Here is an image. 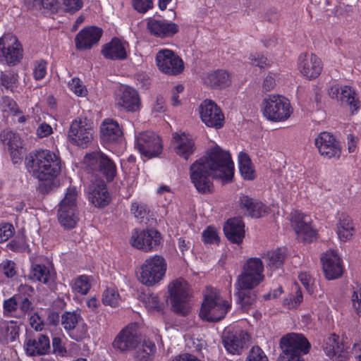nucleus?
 <instances>
[{
	"mask_svg": "<svg viewBox=\"0 0 361 361\" xmlns=\"http://www.w3.org/2000/svg\"><path fill=\"white\" fill-rule=\"evenodd\" d=\"M245 361H268L264 351L258 346L253 347Z\"/></svg>",
	"mask_w": 361,
	"mask_h": 361,
	"instance_id": "59",
	"label": "nucleus"
},
{
	"mask_svg": "<svg viewBox=\"0 0 361 361\" xmlns=\"http://www.w3.org/2000/svg\"><path fill=\"white\" fill-rule=\"evenodd\" d=\"M47 63L46 61L43 60L36 61L32 71L34 78L37 80L43 79L47 75Z\"/></svg>",
	"mask_w": 361,
	"mask_h": 361,
	"instance_id": "54",
	"label": "nucleus"
},
{
	"mask_svg": "<svg viewBox=\"0 0 361 361\" xmlns=\"http://www.w3.org/2000/svg\"><path fill=\"white\" fill-rule=\"evenodd\" d=\"M102 35V30L95 26L81 30L75 37L76 49L80 50L91 49L98 43Z\"/></svg>",
	"mask_w": 361,
	"mask_h": 361,
	"instance_id": "27",
	"label": "nucleus"
},
{
	"mask_svg": "<svg viewBox=\"0 0 361 361\" xmlns=\"http://www.w3.org/2000/svg\"><path fill=\"white\" fill-rule=\"evenodd\" d=\"M116 106L127 111L135 112L140 109L141 104L137 92L130 87H122L117 92Z\"/></svg>",
	"mask_w": 361,
	"mask_h": 361,
	"instance_id": "22",
	"label": "nucleus"
},
{
	"mask_svg": "<svg viewBox=\"0 0 361 361\" xmlns=\"http://www.w3.org/2000/svg\"><path fill=\"white\" fill-rule=\"evenodd\" d=\"M238 166L241 176L247 180H253L255 173L252 168L251 160L249 156L241 152L238 154Z\"/></svg>",
	"mask_w": 361,
	"mask_h": 361,
	"instance_id": "41",
	"label": "nucleus"
},
{
	"mask_svg": "<svg viewBox=\"0 0 361 361\" xmlns=\"http://www.w3.org/2000/svg\"><path fill=\"white\" fill-rule=\"evenodd\" d=\"M336 233L341 241L345 242L352 238L355 228L351 218L345 213L338 214L336 224Z\"/></svg>",
	"mask_w": 361,
	"mask_h": 361,
	"instance_id": "37",
	"label": "nucleus"
},
{
	"mask_svg": "<svg viewBox=\"0 0 361 361\" xmlns=\"http://www.w3.org/2000/svg\"><path fill=\"white\" fill-rule=\"evenodd\" d=\"M280 347L282 350L279 357L293 358L301 357L309 353L311 345L307 339L301 334L289 333L280 340Z\"/></svg>",
	"mask_w": 361,
	"mask_h": 361,
	"instance_id": "10",
	"label": "nucleus"
},
{
	"mask_svg": "<svg viewBox=\"0 0 361 361\" xmlns=\"http://www.w3.org/2000/svg\"><path fill=\"white\" fill-rule=\"evenodd\" d=\"M61 324L68 335L75 341L87 336L88 328L80 314L67 312L61 317Z\"/></svg>",
	"mask_w": 361,
	"mask_h": 361,
	"instance_id": "16",
	"label": "nucleus"
},
{
	"mask_svg": "<svg viewBox=\"0 0 361 361\" xmlns=\"http://www.w3.org/2000/svg\"><path fill=\"white\" fill-rule=\"evenodd\" d=\"M25 352L30 356L45 355L50 348L48 336L40 334L37 338H28L24 344Z\"/></svg>",
	"mask_w": 361,
	"mask_h": 361,
	"instance_id": "34",
	"label": "nucleus"
},
{
	"mask_svg": "<svg viewBox=\"0 0 361 361\" xmlns=\"http://www.w3.org/2000/svg\"><path fill=\"white\" fill-rule=\"evenodd\" d=\"M0 141L8 147L11 156L18 157L20 155L23 144L17 133L8 129L4 130L0 133Z\"/></svg>",
	"mask_w": 361,
	"mask_h": 361,
	"instance_id": "36",
	"label": "nucleus"
},
{
	"mask_svg": "<svg viewBox=\"0 0 361 361\" xmlns=\"http://www.w3.org/2000/svg\"><path fill=\"white\" fill-rule=\"evenodd\" d=\"M325 277L334 280L341 277L343 272V266L340 257L336 251L327 250L321 258Z\"/></svg>",
	"mask_w": 361,
	"mask_h": 361,
	"instance_id": "23",
	"label": "nucleus"
},
{
	"mask_svg": "<svg viewBox=\"0 0 361 361\" xmlns=\"http://www.w3.org/2000/svg\"><path fill=\"white\" fill-rule=\"evenodd\" d=\"M83 164L85 171L95 177L87 188L89 201L97 207H106L111 196L104 181L97 176L102 173L109 181L112 180L116 173L115 163L102 152H94L85 155Z\"/></svg>",
	"mask_w": 361,
	"mask_h": 361,
	"instance_id": "2",
	"label": "nucleus"
},
{
	"mask_svg": "<svg viewBox=\"0 0 361 361\" xmlns=\"http://www.w3.org/2000/svg\"><path fill=\"white\" fill-rule=\"evenodd\" d=\"M239 203L241 209H244L248 215L252 217L259 218L264 216L267 212L265 206L247 195L240 197Z\"/></svg>",
	"mask_w": 361,
	"mask_h": 361,
	"instance_id": "38",
	"label": "nucleus"
},
{
	"mask_svg": "<svg viewBox=\"0 0 361 361\" xmlns=\"http://www.w3.org/2000/svg\"><path fill=\"white\" fill-rule=\"evenodd\" d=\"M262 111L269 121L283 122L290 118L293 109L286 97L279 94H269L262 101Z\"/></svg>",
	"mask_w": 361,
	"mask_h": 361,
	"instance_id": "7",
	"label": "nucleus"
},
{
	"mask_svg": "<svg viewBox=\"0 0 361 361\" xmlns=\"http://www.w3.org/2000/svg\"><path fill=\"white\" fill-rule=\"evenodd\" d=\"M18 295H13L8 299H6L3 302L4 314L5 316H12L17 310L18 305Z\"/></svg>",
	"mask_w": 361,
	"mask_h": 361,
	"instance_id": "51",
	"label": "nucleus"
},
{
	"mask_svg": "<svg viewBox=\"0 0 361 361\" xmlns=\"http://www.w3.org/2000/svg\"><path fill=\"white\" fill-rule=\"evenodd\" d=\"M137 325L132 323L123 328L115 337L113 348L120 352L130 350L140 343Z\"/></svg>",
	"mask_w": 361,
	"mask_h": 361,
	"instance_id": "17",
	"label": "nucleus"
},
{
	"mask_svg": "<svg viewBox=\"0 0 361 361\" xmlns=\"http://www.w3.org/2000/svg\"><path fill=\"white\" fill-rule=\"evenodd\" d=\"M352 305L356 313L361 317V287L357 286L353 288L351 296Z\"/></svg>",
	"mask_w": 361,
	"mask_h": 361,
	"instance_id": "55",
	"label": "nucleus"
},
{
	"mask_svg": "<svg viewBox=\"0 0 361 361\" xmlns=\"http://www.w3.org/2000/svg\"><path fill=\"white\" fill-rule=\"evenodd\" d=\"M298 70L309 80L317 78L323 68L321 59L312 53L302 54L298 58Z\"/></svg>",
	"mask_w": 361,
	"mask_h": 361,
	"instance_id": "20",
	"label": "nucleus"
},
{
	"mask_svg": "<svg viewBox=\"0 0 361 361\" xmlns=\"http://www.w3.org/2000/svg\"><path fill=\"white\" fill-rule=\"evenodd\" d=\"M202 121L208 127L221 128L224 123V116L221 109L212 100H204L200 106Z\"/></svg>",
	"mask_w": 361,
	"mask_h": 361,
	"instance_id": "18",
	"label": "nucleus"
},
{
	"mask_svg": "<svg viewBox=\"0 0 361 361\" xmlns=\"http://www.w3.org/2000/svg\"><path fill=\"white\" fill-rule=\"evenodd\" d=\"M141 301L146 309L150 312H159L164 306V304L160 302L158 295L153 293L142 294L141 295Z\"/></svg>",
	"mask_w": 361,
	"mask_h": 361,
	"instance_id": "42",
	"label": "nucleus"
},
{
	"mask_svg": "<svg viewBox=\"0 0 361 361\" xmlns=\"http://www.w3.org/2000/svg\"><path fill=\"white\" fill-rule=\"evenodd\" d=\"M121 302V296L114 288H109L104 291L102 295V302L104 305L116 307L120 305Z\"/></svg>",
	"mask_w": 361,
	"mask_h": 361,
	"instance_id": "46",
	"label": "nucleus"
},
{
	"mask_svg": "<svg viewBox=\"0 0 361 361\" xmlns=\"http://www.w3.org/2000/svg\"><path fill=\"white\" fill-rule=\"evenodd\" d=\"M1 85L5 88L13 90V88L17 86L18 77L17 75L11 72L1 73L0 75Z\"/></svg>",
	"mask_w": 361,
	"mask_h": 361,
	"instance_id": "50",
	"label": "nucleus"
},
{
	"mask_svg": "<svg viewBox=\"0 0 361 361\" xmlns=\"http://www.w3.org/2000/svg\"><path fill=\"white\" fill-rule=\"evenodd\" d=\"M329 95L341 103H346L353 111L360 108V102L357 98L355 92L349 86L339 87L338 85H332L328 90Z\"/></svg>",
	"mask_w": 361,
	"mask_h": 361,
	"instance_id": "29",
	"label": "nucleus"
},
{
	"mask_svg": "<svg viewBox=\"0 0 361 361\" xmlns=\"http://www.w3.org/2000/svg\"><path fill=\"white\" fill-rule=\"evenodd\" d=\"M28 173L40 181L52 182L61 171V159L59 152L49 149H38L25 157Z\"/></svg>",
	"mask_w": 361,
	"mask_h": 361,
	"instance_id": "3",
	"label": "nucleus"
},
{
	"mask_svg": "<svg viewBox=\"0 0 361 361\" xmlns=\"http://www.w3.org/2000/svg\"><path fill=\"white\" fill-rule=\"evenodd\" d=\"M78 195V189L75 186H70L67 188L63 199L59 204V221L66 228H74L79 219L77 208Z\"/></svg>",
	"mask_w": 361,
	"mask_h": 361,
	"instance_id": "8",
	"label": "nucleus"
},
{
	"mask_svg": "<svg viewBox=\"0 0 361 361\" xmlns=\"http://www.w3.org/2000/svg\"><path fill=\"white\" fill-rule=\"evenodd\" d=\"M244 224L241 219H228L224 226V233L231 243L240 244L245 237Z\"/></svg>",
	"mask_w": 361,
	"mask_h": 361,
	"instance_id": "33",
	"label": "nucleus"
},
{
	"mask_svg": "<svg viewBox=\"0 0 361 361\" xmlns=\"http://www.w3.org/2000/svg\"><path fill=\"white\" fill-rule=\"evenodd\" d=\"M291 226L299 240L311 242L316 236V231L310 224V218L298 211L290 214Z\"/></svg>",
	"mask_w": 361,
	"mask_h": 361,
	"instance_id": "19",
	"label": "nucleus"
},
{
	"mask_svg": "<svg viewBox=\"0 0 361 361\" xmlns=\"http://www.w3.org/2000/svg\"><path fill=\"white\" fill-rule=\"evenodd\" d=\"M128 47L127 42L114 37L102 47V54L107 59L123 60L128 56Z\"/></svg>",
	"mask_w": 361,
	"mask_h": 361,
	"instance_id": "32",
	"label": "nucleus"
},
{
	"mask_svg": "<svg viewBox=\"0 0 361 361\" xmlns=\"http://www.w3.org/2000/svg\"><path fill=\"white\" fill-rule=\"evenodd\" d=\"M64 10L67 12L75 13L82 7V0H61Z\"/></svg>",
	"mask_w": 361,
	"mask_h": 361,
	"instance_id": "61",
	"label": "nucleus"
},
{
	"mask_svg": "<svg viewBox=\"0 0 361 361\" xmlns=\"http://www.w3.org/2000/svg\"><path fill=\"white\" fill-rule=\"evenodd\" d=\"M132 5L137 12L145 13L153 8V0H132Z\"/></svg>",
	"mask_w": 361,
	"mask_h": 361,
	"instance_id": "57",
	"label": "nucleus"
},
{
	"mask_svg": "<svg viewBox=\"0 0 361 361\" xmlns=\"http://www.w3.org/2000/svg\"><path fill=\"white\" fill-rule=\"evenodd\" d=\"M14 234V227L11 224H0V243L7 241Z\"/></svg>",
	"mask_w": 361,
	"mask_h": 361,
	"instance_id": "58",
	"label": "nucleus"
},
{
	"mask_svg": "<svg viewBox=\"0 0 361 361\" xmlns=\"http://www.w3.org/2000/svg\"><path fill=\"white\" fill-rule=\"evenodd\" d=\"M131 245L145 252L156 250L161 243V235L155 229L134 230L130 240Z\"/></svg>",
	"mask_w": 361,
	"mask_h": 361,
	"instance_id": "15",
	"label": "nucleus"
},
{
	"mask_svg": "<svg viewBox=\"0 0 361 361\" xmlns=\"http://www.w3.org/2000/svg\"><path fill=\"white\" fill-rule=\"evenodd\" d=\"M298 279L301 283L304 286V287L306 288L308 293L310 294H312L314 293V283L313 279L306 272H302L299 274Z\"/></svg>",
	"mask_w": 361,
	"mask_h": 361,
	"instance_id": "63",
	"label": "nucleus"
},
{
	"mask_svg": "<svg viewBox=\"0 0 361 361\" xmlns=\"http://www.w3.org/2000/svg\"><path fill=\"white\" fill-rule=\"evenodd\" d=\"M168 288L173 311L183 316L188 314L192 297V290L188 283L179 278L171 281Z\"/></svg>",
	"mask_w": 361,
	"mask_h": 361,
	"instance_id": "6",
	"label": "nucleus"
},
{
	"mask_svg": "<svg viewBox=\"0 0 361 361\" xmlns=\"http://www.w3.org/2000/svg\"><path fill=\"white\" fill-rule=\"evenodd\" d=\"M156 65L158 69L168 75H177L184 70V62L173 51L161 49L156 54Z\"/></svg>",
	"mask_w": 361,
	"mask_h": 361,
	"instance_id": "13",
	"label": "nucleus"
},
{
	"mask_svg": "<svg viewBox=\"0 0 361 361\" xmlns=\"http://www.w3.org/2000/svg\"><path fill=\"white\" fill-rule=\"evenodd\" d=\"M135 146L147 158L158 156L163 147L160 137L152 131L140 133L135 138Z\"/></svg>",
	"mask_w": 361,
	"mask_h": 361,
	"instance_id": "14",
	"label": "nucleus"
},
{
	"mask_svg": "<svg viewBox=\"0 0 361 361\" xmlns=\"http://www.w3.org/2000/svg\"><path fill=\"white\" fill-rule=\"evenodd\" d=\"M0 270H1L7 278H12L16 273V264L11 260H6L0 264Z\"/></svg>",
	"mask_w": 361,
	"mask_h": 361,
	"instance_id": "60",
	"label": "nucleus"
},
{
	"mask_svg": "<svg viewBox=\"0 0 361 361\" xmlns=\"http://www.w3.org/2000/svg\"><path fill=\"white\" fill-rule=\"evenodd\" d=\"M250 289H238L235 293L237 302L240 305L243 311H247L255 301V296L247 290Z\"/></svg>",
	"mask_w": 361,
	"mask_h": 361,
	"instance_id": "44",
	"label": "nucleus"
},
{
	"mask_svg": "<svg viewBox=\"0 0 361 361\" xmlns=\"http://www.w3.org/2000/svg\"><path fill=\"white\" fill-rule=\"evenodd\" d=\"M286 253L284 249L277 248L268 251L262 255L267 262V267L271 269L279 268L283 263Z\"/></svg>",
	"mask_w": 361,
	"mask_h": 361,
	"instance_id": "40",
	"label": "nucleus"
},
{
	"mask_svg": "<svg viewBox=\"0 0 361 361\" xmlns=\"http://www.w3.org/2000/svg\"><path fill=\"white\" fill-rule=\"evenodd\" d=\"M166 269L165 259L161 255H153L146 259L142 264L138 279L147 286H153L163 279Z\"/></svg>",
	"mask_w": 361,
	"mask_h": 361,
	"instance_id": "9",
	"label": "nucleus"
},
{
	"mask_svg": "<svg viewBox=\"0 0 361 361\" xmlns=\"http://www.w3.org/2000/svg\"><path fill=\"white\" fill-rule=\"evenodd\" d=\"M56 273L51 265L33 264L30 278L44 284H51L54 281Z\"/></svg>",
	"mask_w": 361,
	"mask_h": 361,
	"instance_id": "35",
	"label": "nucleus"
},
{
	"mask_svg": "<svg viewBox=\"0 0 361 361\" xmlns=\"http://www.w3.org/2000/svg\"><path fill=\"white\" fill-rule=\"evenodd\" d=\"M0 108L4 117H14L20 113L16 101L10 97L4 96L0 100Z\"/></svg>",
	"mask_w": 361,
	"mask_h": 361,
	"instance_id": "43",
	"label": "nucleus"
},
{
	"mask_svg": "<svg viewBox=\"0 0 361 361\" xmlns=\"http://www.w3.org/2000/svg\"><path fill=\"white\" fill-rule=\"evenodd\" d=\"M7 247L14 252H23L27 248L24 237L20 236L14 238L7 245Z\"/></svg>",
	"mask_w": 361,
	"mask_h": 361,
	"instance_id": "56",
	"label": "nucleus"
},
{
	"mask_svg": "<svg viewBox=\"0 0 361 361\" xmlns=\"http://www.w3.org/2000/svg\"><path fill=\"white\" fill-rule=\"evenodd\" d=\"M68 87L78 97H85L87 95V89L79 78H73L69 80Z\"/></svg>",
	"mask_w": 361,
	"mask_h": 361,
	"instance_id": "48",
	"label": "nucleus"
},
{
	"mask_svg": "<svg viewBox=\"0 0 361 361\" xmlns=\"http://www.w3.org/2000/svg\"><path fill=\"white\" fill-rule=\"evenodd\" d=\"M322 348L326 355L334 361H343L348 356V346L335 334L324 340Z\"/></svg>",
	"mask_w": 361,
	"mask_h": 361,
	"instance_id": "24",
	"label": "nucleus"
},
{
	"mask_svg": "<svg viewBox=\"0 0 361 361\" xmlns=\"http://www.w3.org/2000/svg\"><path fill=\"white\" fill-rule=\"evenodd\" d=\"M202 240L205 244H216L218 245L220 238L218 234L217 229L214 226H207L202 233Z\"/></svg>",
	"mask_w": 361,
	"mask_h": 361,
	"instance_id": "49",
	"label": "nucleus"
},
{
	"mask_svg": "<svg viewBox=\"0 0 361 361\" xmlns=\"http://www.w3.org/2000/svg\"><path fill=\"white\" fill-rule=\"evenodd\" d=\"M234 164L230 153L216 145L209 148L206 154L197 159L190 166V178L200 193H209L213 189L212 179L223 183L232 180Z\"/></svg>",
	"mask_w": 361,
	"mask_h": 361,
	"instance_id": "1",
	"label": "nucleus"
},
{
	"mask_svg": "<svg viewBox=\"0 0 361 361\" xmlns=\"http://www.w3.org/2000/svg\"><path fill=\"white\" fill-rule=\"evenodd\" d=\"M130 211L135 219L142 221L147 217L149 209L144 202L133 201L131 203Z\"/></svg>",
	"mask_w": 361,
	"mask_h": 361,
	"instance_id": "47",
	"label": "nucleus"
},
{
	"mask_svg": "<svg viewBox=\"0 0 361 361\" xmlns=\"http://www.w3.org/2000/svg\"><path fill=\"white\" fill-rule=\"evenodd\" d=\"M32 2V7L36 10L51 11L56 8L57 0H28Z\"/></svg>",
	"mask_w": 361,
	"mask_h": 361,
	"instance_id": "52",
	"label": "nucleus"
},
{
	"mask_svg": "<svg viewBox=\"0 0 361 361\" xmlns=\"http://www.w3.org/2000/svg\"><path fill=\"white\" fill-rule=\"evenodd\" d=\"M93 122L87 118H78L73 120L68 131V137L75 145L87 147L94 136Z\"/></svg>",
	"mask_w": 361,
	"mask_h": 361,
	"instance_id": "11",
	"label": "nucleus"
},
{
	"mask_svg": "<svg viewBox=\"0 0 361 361\" xmlns=\"http://www.w3.org/2000/svg\"><path fill=\"white\" fill-rule=\"evenodd\" d=\"M93 277L85 274L80 275L70 283L71 290L75 295H86L92 288Z\"/></svg>",
	"mask_w": 361,
	"mask_h": 361,
	"instance_id": "39",
	"label": "nucleus"
},
{
	"mask_svg": "<svg viewBox=\"0 0 361 361\" xmlns=\"http://www.w3.org/2000/svg\"><path fill=\"white\" fill-rule=\"evenodd\" d=\"M264 263L261 258H248L237 277V289H254L258 286L264 280Z\"/></svg>",
	"mask_w": 361,
	"mask_h": 361,
	"instance_id": "5",
	"label": "nucleus"
},
{
	"mask_svg": "<svg viewBox=\"0 0 361 361\" xmlns=\"http://www.w3.org/2000/svg\"><path fill=\"white\" fill-rule=\"evenodd\" d=\"M248 339L249 335L238 329L232 332L226 331L223 336L224 347L232 355L240 354Z\"/></svg>",
	"mask_w": 361,
	"mask_h": 361,
	"instance_id": "28",
	"label": "nucleus"
},
{
	"mask_svg": "<svg viewBox=\"0 0 361 361\" xmlns=\"http://www.w3.org/2000/svg\"><path fill=\"white\" fill-rule=\"evenodd\" d=\"M231 307V300L223 298L219 290L207 288L199 316L204 321L217 322L225 317Z\"/></svg>",
	"mask_w": 361,
	"mask_h": 361,
	"instance_id": "4",
	"label": "nucleus"
},
{
	"mask_svg": "<svg viewBox=\"0 0 361 361\" xmlns=\"http://www.w3.org/2000/svg\"><path fill=\"white\" fill-rule=\"evenodd\" d=\"M203 84L212 89L222 90L231 84V74L224 69H217L204 73L202 75Z\"/></svg>",
	"mask_w": 361,
	"mask_h": 361,
	"instance_id": "26",
	"label": "nucleus"
},
{
	"mask_svg": "<svg viewBox=\"0 0 361 361\" xmlns=\"http://www.w3.org/2000/svg\"><path fill=\"white\" fill-rule=\"evenodd\" d=\"M147 28L149 32L157 37H169L178 31V26L164 19L149 18Z\"/></svg>",
	"mask_w": 361,
	"mask_h": 361,
	"instance_id": "30",
	"label": "nucleus"
},
{
	"mask_svg": "<svg viewBox=\"0 0 361 361\" xmlns=\"http://www.w3.org/2000/svg\"><path fill=\"white\" fill-rule=\"evenodd\" d=\"M22 45L16 36L8 33L0 37V63L15 66L23 59Z\"/></svg>",
	"mask_w": 361,
	"mask_h": 361,
	"instance_id": "12",
	"label": "nucleus"
},
{
	"mask_svg": "<svg viewBox=\"0 0 361 361\" xmlns=\"http://www.w3.org/2000/svg\"><path fill=\"white\" fill-rule=\"evenodd\" d=\"M171 147L178 156L185 159H188L196 149L192 136L182 131L172 134Z\"/></svg>",
	"mask_w": 361,
	"mask_h": 361,
	"instance_id": "21",
	"label": "nucleus"
},
{
	"mask_svg": "<svg viewBox=\"0 0 361 361\" xmlns=\"http://www.w3.org/2000/svg\"><path fill=\"white\" fill-rule=\"evenodd\" d=\"M100 137L105 143H118L123 140V130L116 121L106 118L100 126Z\"/></svg>",
	"mask_w": 361,
	"mask_h": 361,
	"instance_id": "31",
	"label": "nucleus"
},
{
	"mask_svg": "<svg viewBox=\"0 0 361 361\" xmlns=\"http://www.w3.org/2000/svg\"><path fill=\"white\" fill-rule=\"evenodd\" d=\"M4 329L6 331V338L10 341H13L18 335L19 327L16 322L10 321L4 322Z\"/></svg>",
	"mask_w": 361,
	"mask_h": 361,
	"instance_id": "53",
	"label": "nucleus"
},
{
	"mask_svg": "<svg viewBox=\"0 0 361 361\" xmlns=\"http://www.w3.org/2000/svg\"><path fill=\"white\" fill-rule=\"evenodd\" d=\"M315 145L321 155L326 158H338L341 155L339 143L329 133H321L315 139Z\"/></svg>",
	"mask_w": 361,
	"mask_h": 361,
	"instance_id": "25",
	"label": "nucleus"
},
{
	"mask_svg": "<svg viewBox=\"0 0 361 361\" xmlns=\"http://www.w3.org/2000/svg\"><path fill=\"white\" fill-rule=\"evenodd\" d=\"M249 59L252 66H258L261 68L269 66L267 59L259 53L251 54Z\"/></svg>",
	"mask_w": 361,
	"mask_h": 361,
	"instance_id": "62",
	"label": "nucleus"
},
{
	"mask_svg": "<svg viewBox=\"0 0 361 361\" xmlns=\"http://www.w3.org/2000/svg\"><path fill=\"white\" fill-rule=\"evenodd\" d=\"M155 345L149 341L145 342L142 348H139L133 357V361H151L150 355L155 351Z\"/></svg>",
	"mask_w": 361,
	"mask_h": 361,
	"instance_id": "45",
	"label": "nucleus"
},
{
	"mask_svg": "<svg viewBox=\"0 0 361 361\" xmlns=\"http://www.w3.org/2000/svg\"><path fill=\"white\" fill-rule=\"evenodd\" d=\"M52 133V127L45 122L40 123L36 129V135L39 138L48 137Z\"/></svg>",
	"mask_w": 361,
	"mask_h": 361,
	"instance_id": "64",
	"label": "nucleus"
}]
</instances>
